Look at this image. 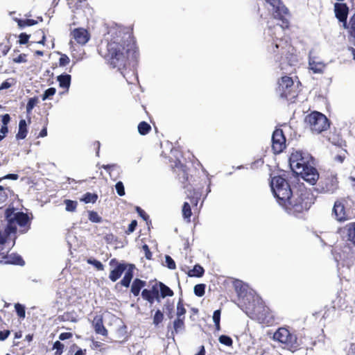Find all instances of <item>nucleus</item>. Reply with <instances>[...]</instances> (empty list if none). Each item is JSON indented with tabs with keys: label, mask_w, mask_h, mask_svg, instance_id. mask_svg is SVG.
Here are the masks:
<instances>
[{
	"label": "nucleus",
	"mask_w": 355,
	"mask_h": 355,
	"mask_svg": "<svg viewBox=\"0 0 355 355\" xmlns=\"http://www.w3.org/2000/svg\"><path fill=\"white\" fill-rule=\"evenodd\" d=\"M110 38L104 59L111 69H116L123 77L132 61L139 57V48L132 30L116 25L108 31Z\"/></svg>",
	"instance_id": "1"
},
{
	"label": "nucleus",
	"mask_w": 355,
	"mask_h": 355,
	"mask_svg": "<svg viewBox=\"0 0 355 355\" xmlns=\"http://www.w3.org/2000/svg\"><path fill=\"white\" fill-rule=\"evenodd\" d=\"M173 172L177 175V178L182 187L186 189L187 198L190 203L193 207L198 205L202 189L207 185L208 180L205 178L200 177L198 171L190 170L180 162L175 163Z\"/></svg>",
	"instance_id": "2"
},
{
	"label": "nucleus",
	"mask_w": 355,
	"mask_h": 355,
	"mask_svg": "<svg viewBox=\"0 0 355 355\" xmlns=\"http://www.w3.org/2000/svg\"><path fill=\"white\" fill-rule=\"evenodd\" d=\"M289 164L294 173L311 185L315 184L319 180V173L313 166L314 159L310 154L295 150L290 155Z\"/></svg>",
	"instance_id": "3"
},
{
	"label": "nucleus",
	"mask_w": 355,
	"mask_h": 355,
	"mask_svg": "<svg viewBox=\"0 0 355 355\" xmlns=\"http://www.w3.org/2000/svg\"><path fill=\"white\" fill-rule=\"evenodd\" d=\"M267 51L279 63L281 69H286L287 66H296L299 63L297 50L290 40L277 38L267 47Z\"/></svg>",
	"instance_id": "4"
},
{
	"label": "nucleus",
	"mask_w": 355,
	"mask_h": 355,
	"mask_svg": "<svg viewBox=\"0 0 355 355\" xmlns=\"http://www.w3.org/2000/svg\"><path fill=\"white\" fill-rule=\"evenodd\" d=\"M314 196L311 189L304 185H299L282 207L289 214L297 216L308 211L314 203Z\"/></svg>",
	"instance_id": "5"
},
{
	"label": "nucleus",
	"mask_w": 355,
	"mask_h": 355,
	"mask_svg": "<svg viewBox=\"0 0 355 355\" xmlns=\"http://www.w3.org/2000/svg\"><path fill=\"white\" fill-rule=\"evenodd\" d=\"M276 93L279 98L288 103H294L300 92V83H295L293 78L284 76L278 80Z\"/></svg>",
	"instance_id": "6"
},
{
	"label": "nucleus",
	"mask_w": 355,
	"mask_h": 355,
	"mask_svg": "<svg viewBox=\"0 0 355 355\" xmlns=\"http://www.w3.org/2000/svg\"><path fill=\"white\" fill-rule=\"evenodd\" d=\"M272 191L277 198L278 203L282 206L294 191L287 180L280 175L272 178L270 181Z\"/></svg>",
	"instance_id": "7"
},
{
	"label": "nucleus",
	"mask_w": 355,
	"mask_h": 355,
	"mask_svg": "<svg viewBox=\"0 0 355 355\" xmlns=\"http://www.w3.org/2000/svg\"><path fill=\"white\" fill-rule=\"evenodd\" d=\"M250 317L259 322L270 325L275 320L272 311L262 301L253 302L252 308L248 309Z\"/></svg>",
	"instance_id": "8"
},
{
	"label": "nucleus",
	"mask_w": 355,
	"mask_h": 355,
	"mask_svg": "<svg viewBox=\"0 0 355 355\" xmlns=\"http://www.w3.org/2000/svg\"><path fill=\"white\" fill-rule=\"evenodd\" d=\"M306 121L313 133L320 134L330 127V121L322 113L313 111L306 116Z\"/></svg>",
	"instance_id": "9"
},
{
	"label": "nucleus",
	"mask_w": 355,
	"mask_h": 355,
	"mask_svg": "<svg viewBox=\"0 0 355 355\" xmlns=\"http://www.w3.org/2000/svg\"><path fill=\"white\" fill-rule=\"evenodd\" d=\"M273 8V18L281 21L280 27L284 30L290 28V21L288 19L290 17L288 9L285 6L281 0H265Z\"/></svg>",
	"instance_id": "10"
},
{
	"label": "nucleus",
	"mask_w": 355,
	"mask_h": 355,
	"mask_svg": "<svg viewBox=\"0 0 355 355\" xmlns=\"http://www.w3.org/2000/svg\"><path fill=\"white\" fill-rule=\"evenodd\" d=\"M339 189V181L336 175L327 173L322 175L315 190L319 193L334 194Z\"/></svg>",
	"instance_id": "11"
},
{
	"label": "nucleus",
	"mask_w": 355,
	"mask_h": 355,
	"mask_svg": "<svg viewBox=\"0 0 355 355\" xmlns=\"http://www.w3.org/2000/svg\"><path fill=\"white\" fill-rule=\"evenodd\" d=\"M5 217L8 221V229L10 232L17 230L16 224L20 227H25L29 222V217L26 214L21 211L15 213L14 208L6 209Z\"/></svg>",
	"instance_id": "12"
},
{
	"label": "nucleus",
	"mask_w": 355,
	"mask_h": 355,
	"mask_svg": "<svg viewBox=\"0 0 355 355\" xmlns=\"http://www.w3.org/2000/svg\"><path fill=\"white\" fill-rule=\"evenodd\" d=\"M346 202L345 198L338 199L334 202L332 212L338 222H345L355 218V214L349 209L346 208Z\"/></svg>",
	"instance_id": "13"
},
{
	"label": "nucleus",
	"mask_w": 355,
	"mask_h": 355,
	"mask_svg": "<svg viewBox=\"0 0 355 355\" xmlns=\"http://www.w3.org/2000/svg\"><path fill=\"white\" fill-rule=\"evenodd\" d=\"M273 339L286 345L289 348H296L298 345L296 336L284 327H280L275 332Z\"/></svg>",
	"instance_id": "14"
},
{
	"label": "nucleus",
	"mask_w": 355,
	"mask_h": 355,
	"mask_svg": "<svg viewBox=\"0 0 355 355\" xmlns=\"http://www.w3.org/2000/svg\"><path fill=\"white\" fill-rule=\"evenodd\" d=\"M286 137L280 128H276L272 135V150L274 154H279L286 148Z\"/></svg>",
	"instance_id": "15"
},
{
	"label": "nucleus",
	"mask_w": 355,
	"mask_h": 355,
	"mask_svg": "<svg viewBox=\"0 0 355 355\" xmlns=\"http://www.w3.org/2000/svg\"><path fill=\"white\" fill-rule=\"evenodd\" d=\"M110 266H115V268L110 271L109 275L110 279L113 282L118 280L127 268L125 263H119L116 259H112L110 261Z\"/></svg>",
	"instance_id": "16"
},
{
	"label": "nucleus",
	"mask_w": 355,
	"mask_h": 355,
	"mask_svg": "<svg viewBox=\"0 0 355 355\" xmlns=\"http://www.w3.org/2000/svg\"><path fill=\"white\" fill-rule=\"evenodd\" d=\"M141 297L150 304H153L155 300L159 302L160 292L157 282L152 286L151 290L146 288L143 289L141 291Z\"/></svg>",
	"instance_id": "17"
},
{
	"label": "nucleus",
	"mask_w": 355,
	"mask_h": 355,
	"mask_svg": "<svg viewBox=\"0 0 355 355\" xmlns=\"http://www.w3.org/2000/svg\"><path fill=\"white\" fill-rule=\"evenodd\" d=\"M334 12L336 17L339 21L343 23L345 28H347V19L349 13V8L345 3H336L334 4Z\"/></svg>",
	"instance_id": "18"
},
{
	"label": "nucleus",
	"mask_w": 355,
	"mask_h": 355,
	"mask_svg": "<svg viewBox=\"0 0 355 355\" xmlns=\"http://www.w3.org/2000/svg\"><path fill=\"white\" fill-rule=\"evenodd\" d=\"M71 36L77 44L80 45L85 44L90 39V34L83 28H74L71 32Z\"/></svg>",
	"instance_id": "19"
},
{
	"label": "nucleus",
	"mask_w": 355,
	"mask_h": 355,
	"mask_svg": "<svg viewBox=\"0 0 355 355\" xmlns=\"http://www.w3.org/2000/svg\"><path fill=\"white\" fill-rule=\"evenodd\" d=\"M92 325L95 332L103 336H107L108 332L103 324V319L102 315H96L92 322Z\"/></svg>",
	"instance_id": "20"
},
{
	"label": "nucleus",
	"mask_w": 355,
	"mask_h": 355,
	"mask_svg": "<svg viewBox=\"0 0 355 355\" xmlns=\"http://www.w3.org/2000/svg\"><path fill=\"white\" fill-rule=\"evenodd\" d=\"M147 283L146 281L139 278H135L131 285L130 292L135 297H137L141 289L146 286Z\"/></svg>",
	"instance_id": "21"
},
{
	"label": "nucleus",
	"mask_w": 355,
	"mask_h": 355,
	"mask_svg": "<svg viewBox=\"0 0 355 355\" xmlns=\"http://www.w3.org/2000/svg\"><path fill=\"white\" fill-rule=\"evenodd\" d=\"M4 261L6 263L9 264H15V265H19V266H24L25 263V261L22 259V257L17 254H11L9 255H7L4 257Z\"/></svg>",
	"instance_id": "22"
},
{
	"label": "nucleus",
	"mask_w": 355,
	"mask_h": 355,
	"mask_svg": "<svg viewBox=\"0 0 355 355\" xmlns=\"http://www.w3.org/2000/svg\"><path fill=\"white\" fill-rule=\"evenodd\" d=\"M346 230V241L355 245V222L350 223L345 227Z\"/></svg>",
	"instance_id": "23"
},
{
	"label": "nucleus",
	"mask_w": 355,
	"mask_h": 355,
	"mask_svg": "<svg viewBox=\"0 0 355 355\" xmlns=\"http://www.w3.org/2000/svg\"><path fill=\"white\" fill-rule=\"evenodd\" d=\"M28 134L27 124L25 119H21L19 123V130L16 135L17 139H24Z\"/></svg>",
	"instance_id": "24"
},
{
	"label": "nucleus",
	"mask_w": 355,
	"mask_h": 355,
	"mask_svg": "<svg viewBox=\"0 0 355 355\" xmlns=\"http://www.w3.org/2000/svg\"><path fill=\"white\" fill-rule=\"evenodd\" d=\"M58 320L59 322H76L78 321L77 316L73 311L64 312L62 315H58Z\"/></svg>",
	"instance_id": "25"
},
{
	"label": "nucleus",
	"mask_w": 355,
	"mask_h": 355,
	"mask_svg": "<svg viewBox=\"0 0 355 355\" xmlns=\"http://www.w3.org/2000/svg\"><path fill=\"white\" fill-rule=\"evenodd\" d=\"M157 285L159 288L160 297L165 298L166 297H172L174 295L173 291L164 283L158 282Z\"/></svg>",
	"instance_id": "26"
},
{
	"label": "nucleus",
	"mask_w": 355,
	"mask_h": 355,
	"mask_svg": "<svg viewBox=\"0 0 355 355\" xmlns=\"http://www.w3.org/2000/svg\"><path fill=\"white\" fill-rule=\"evenodd\" d=\"M191 207H193L192 204H189V202H184L182 206V216L184 220H186L187 222L191 221V216L192 215L191 212ZM196 206H194L195 207Z\"/></svg>",
	"instance_id": "27"
},
{
	"label": "nucleus",
	"mask_w": 355,
	"mask_h": 355,
	"mask_svg": "<svg viewBox=\"0 0 355 355\" xmlns=\"http://www.w3.org/2000/svg\"><path fill=\"white\" fill-rule=\"evenodd\" d=\"M204 273V268L199 264L195 265L193 269L189 270L188 272H187L188 276L196 277H201L203 276Z\"/></svg>",
	"instance_id": "28"
},
{
	"label": "nucleus",
	"mask_w": 355,
	"mask_h": 355,
	"mask_svg": "<svg viewBox=\"0 0 355 355\" xmlns=\"http://www.w3.org/2000/svg\"><path fill=\"white\" fill-rule=\"evenodd\" d=\"M58 81L61 87L69 88L71 83V76L69 74L58 76Z\"/></svg>",
	"instance_id": "29"
},
{
	"label": "nucleus",
	"mask_w": 355,
	"mask_h": 355,
	"mask_svg": "<svg viewBox=\"0 0 355 355\" xmlns=\"http://www.w3.org/2000/svg\"><path fill=\"white\" fill-rule=\"evenodd\" d=\"M98 199V195L94 193L87 192L85 193L82 198L81 201H83L85 203H95Z\"/></svg>",
	"instance_id": "30"
},
{
	"label": "nucleus",
	"mask_w": 355,
	"mask_h": 355,
	"mask_svg": "<svg viewBox=\"0 0 355 355\" xmlns=\"http://www.w3.org/2000/svg\"><path fill=\"white\" fill-rule=\"evenodd\" d=\"M132 277H133V272L131 269H129L125 273V275L123 277V279L121 280L120 284L122 286L128 288L130 286V284Z\"/></svg>",
	"instance_id": "31"
},
{
	"label": "nucleus",
	"mask_w": 355,
	"mask_h": 355,
	"mask_svg": "<svg viewBox=\"0 0 355 355\" xmlns=\"http://www.w3.org/2000/svg\"><path fill=\"white\" fill-rule=\"evenodd\" d=\"M138 132L141 135H146L151 130V126L146 121H141L138 125Z\"/></svg>",
	"instance_id": "32"
},
{
	"label": "nucleus",
	"mask_w": 355,
	"mask_h": 355,
	"mask_svg": "<svg viewBox=\"0 0 355 355\" xmlns=\"http://www.w3.org/2000/svg\"><path fill=\"white\" fill-rule=\"evenodd\" d=\"M310 69L314 73H322L324 71V65L321 62H315L314 61L309 62Z\"/></svg>",
	"instance_id": "33"
},
{
	"label": "nucleus",
	"mask_w": 355,
	"mask_h": 355,
	"mask_svg": "<svg viewBox=\"0 0 355 355\" xmlns=\"http://www.w3.org/2000/svg\"><path fill=\"white\" fill-rule=\"evenodd\" d=\"M186 312L187 311L186 309L184 308L183 300L182 298H180L177 304V318H184L185 319L184 315Z\"/></svg>",
	"instance_id": "34"
},
{
	"label": "nucleus",
	"mask_w": 355,
	"mask_h": 355,
	"mask_svg": "<svg viewBox=\"0 0 355 355\" xmlns=\"http://www.w3.org/2000/svg\"><path fill=\"white\" fill-rule=\"evenodd\" d=\"M38 103V97L34 96L30 98L26 104V113L28 115H30L32 113V110L34 107Z\"/></svg>",
	"instance_id": "35"
},
{
	"label": "nucleus",
	"mask_w": 355,
	"mask_h": 355,
	"mask_svg": "<svg viewBox=\"0 0 355 355\" xmlns=\"http://www.w3.org/2000/svg\"><path fill=\"white\" fill-rule=\"evenodd\" d=\"M173 329L175 333H178L180 330L184 329V318H177L173 321Z\"/></svg>",
	"instance_id": "36"
},
{
	"label": "nucleus",
	"mask_w": 355,
	"mask_h": 355,
	"mask_svg": "<svg viewBox=\"0 0 355 355\" xmlns=\"http://www.w3.org/2000/svg\"><path fill=\"white\" fill-rule=\"evenodd\" d=\"M88 6L87 0H76L74 8H72L73 12H76L78 10H83Z\"/></svg>",
	"instance_id": "37"
},
{
	"label": "nucleus",
	"mask_w": 355,
	"mask_h": 355,
	"mask_svg": "<svg viewBox=\"0 0 355 355\" xmlns=\"http://www.w3.org/2000/svg\"><path fill=\"white\" fill-rule=\"evenodd\" d=\"M17 24L20 28L35 25L37 22L35 19H17Z\"/></svg>",
	"instance_id": "38"
},
{
	"label": "nucleus",
	"mask_w": 355,
	"mask_h": 355,
	"mask_svg": "<svg viewBox=\"0 0 355 355\" xmlns=\"http://www.w3.org/2000/svg\"><path fill=\"white\" fill-rule=\"evenodd\" d=\"M88 218L92 223H101L102 218L98 214L96 211H89L88 212Z\"/></svg>",
	"instance_id": "39"
},
{
	"label": "nucleus",
	"mask_w": 355,
	"mask_h": 355,
	"mask_svg": "<svg viewBox=\"0 0 355 355\" xmlns=\"http://www.w3.org/2000/svg\"><path fill=\"white\" fill-rule=\"evenodd\" d=\"M233 286L236 293L238 295H241V294L245 291L244 286L243 285V282L240 280H236L233 282Z\"/></svg>",
	"instance_id": "40"
},
{
	"label": "nucleus",
	"mask_w": 355,
	"mask_h": 355,
	"mask_svg": "<svg viewBox=\"0 0 355 355\" xmlns=\"http://www.w3.org/2000/svg\"><path fill=\"white\" fill-rule=\"evenodd\" d=\"M164 320V314L160 310H157L153 316V324L155 326L159 325Z\"/></svg>",
	"instance_id": "41"
},
{
	"label": "nucleus",
	"mask_w": 355,
	"mask_h": 355,
	"mask_svg": "<svg viewBox=\"0 0 355 355\" xmlns=\"http://www.w3.org/2000/svg\"><path fill=\"white\" fill-rule=\"evenodd\" d=\"M205 293V285L203 284H196L194 286V293L198 297H202Z\"/></svg>",
	"instance_id": "42"
},
{
	"label": "nucleus",
	"mask_w": 355,
	"mask_h": 355,
	"mask_svg": "<svg viewBox=\"0 0 355 355\" xmlns=\"http://www.w3.org/2000/svg\"><path fill=\"white\" fill-rule=\"evenodd\" d=\"M64 204L68 211H74L78 206V202L71 200H65Z\"/></svg>",
	"instance_id": "43"
},
{
	"label": "nucleus",
	"mask_w": 355,
	"mask_h": 355,
	"mask_svg": "<svg viewBox=\"0 0 355 355\" xmlns=\"http://www.w3.org/2000/svg\"><path fill=\"white\" fill-rule=\"evenodd\" d=\"M219 342L226 346L232 347L233 345L232 339L226 335H221L218 338Z\"/></svg>",
	"instance_id": "44"
},
{
	"label": "nucleus",
	"mask_w": 355,
	"mask_h": 355,
	"mask_svg": "<svg viewBox=\"0 0 355 355\" xmlns=\"http://www.w3.org/2000/svg\"><path fill=\"white\" fill-rule=\"evenodd\" d=\"M87 262L89 264H91L94 266L98 270H103L104 266L103 263L99 261L98 260L94 259H87Z\"/></svg>",
	"instance_id": "45"
},
{
	"label": "nucleus",
	"mask_w": 355,
	"mask_h": 355,
	"mask_svg": "<svg viewBox=\"0 0 355 355\" xmlns=\"http://www.w3.org/2000/svg\"><path fill=\"white\" fill-rule=\"evenodd\" d=\"M56 92V89L54 87H49L46 90L44 91V94L42 95V101H45L48 98H51Z\"/></svg>",
	"instance_id": "46"
},
{
	"label": "nucleus",
	"mask_w": 355,
	"mask_h": 355,
	"mask_svg": "<svg viewBox=\"0 0 355 355\" xmlns=\"http://www.w3.org/2000/svg\"><path fill=\"white\" fill-rule=\"evenodd\" d=\"M64 345L59 340L54 343L53 349H56L55 355H61L64 351Z\"/></svg>",
	"instance_id": "47"
},
{
	"label": "nucleus",
	"mask_w": 355,
	"mask_h": 355,
	"mask_svg": "<svg viewBox=\"0 0 355 355\" xmlns=\"http://www.w3.org/2000/svg\"><path fill=\"white\" fill-rule=\"evenodd\" d=\"M15 308L17 315L19 318H24L26 315L25 307L21 304L17 303L15 305Z\"/></svg>",
	"instance_id": "48"
},
{
	"label": "nucleus",
	"mask_w": 355,
	"mask_h": 355,
	"mask_svg": "<svg viewBox=\"0 0 355 355\" xmlns=\"http://www.w3.org/2000/svg\"><path fill=\"white\" fill-rule=\"evenodd\" d=\"M15 84L14 78H8L0 85V91L3 89H9L12 85Z\"/></svg>",
	"instance_id": "49"
},
{
	"label": "nucleus",
	"mask_w": 355,
	"mask_h": 355,
	"mask_svg": "<svg viewBox=\"0 0 355 355\" xmlns=\"http://www.w3.org/2000/svg\"><path fill=\"white\" fill-rule=\"evenodd\" d=\"M165 261H166V266L171 269V270H174L176 268V264H175V262L174 261V260L171 258V256L169 255H166L165 256Z\"/></svg>",
	"instance_id": "50"
},
{
	"label": "nucleus",
	"mask_w": 355,
	"mask_h": 355,
	"mask_svg": "<svg viewBox=\"0 0 355 355\" xmlns=\"http://www.w3.org/2000/svg\"><path fill=\"white\" fill-rule=\"evenodd\" d=\"M115 188L119 196H123L125 195V189L122 182H118Z\"/></svg>",
	"instance_id": "51"
},
{
	"label": "nucleus",
	"mask_w": 355,
	"mask_h": 355,
	"mask_svg": "<svg viewBox=\"0 0 355 355\" xmlns=\"http://www.w3.org/2000/svg\"><path fill=\"white\" fill-rule=\"evenodd\" d=\"M70 62V59L66 54H61V56L59 59V65L61 67H64L67 65Z\"/></svg>",
	"instance_id": "52"
},
{
	"label": "nucleus",
	"mask_w": 355,
	"mask_h": 355,
	"mask_svg": "<svg viewBox=\"0 0 355 355\" xmlns=\"http://www.w3.org/2000/svg\"><path fill=\"white\" fill-rule=\"evenodd\" d=\"M142 250L144 252L145 257L148 260L152 259L153 254L147 244H144L142 245Z\"/></svg>",
	"instance_id": "53"
},
{
	"label": "nucleus",
	"mask_w": 355,
	"mask_h": 355,
	"mask_svg": "<svg viewBox=\"0 0 355 355\" xmlns=\"http://www.w3.org/2000/svg\"><path fill=\"white\" fill-rule=\"evenodd\" d=\"M30 35L25 33H22L19 36V43L20 44H26L28 43Z\"/></svg>",
	"instance_id": "54"
},
{
	"label": "nucleus",
	"mask_w": 355,
	"mask_h": 355,
	"mask_svg": "<svg viewBox=\"0 0 355 355\" xmlns=\"http://www.w3.org/2000/svg\"><path fill=\"white\" fill-rule=\"evenodd\" d=\"M137 212L138 214L146 221L149 219V216L146 213L144 210H143L141 207H136Z\"/></svg>",
	"instance_id": "55"
},
{
	"label": "nucleus",
	"mask_w": 355,
	"mask_h": 355,
	"mask_svg": "<svg viewBox=\"0 0 355 355\" xmlns=\"http://www.w3.org/2000/svg\"><path fill=\"white\" fill-rule=\"evenodd\" d=\"M137 225V222L136 220H132L130 224L129 225L128 230L125 231V234H130L135 230V228Z\"/></svg>",
	"instance_id": "56"
},
{
	"label": "nucleus",
	"mask_w": 355,
	"mask_h": 355,
	"mask_svg": "<svg viewBox=\"0 0 355 355\" xmlns=\"http://www.w3.org/2000/svg\"><path fill=\"white\" fill-rule=\"evenodd\" d=\"M13 62L15 63H22L26 62V55L24 53H21L19 55L17 58H13Z\"/></svg>",
	"instance_id": "57"
},
{
	"label": "nucleus",
	"mask_w": 355,
	"mask_h": 355,
	"mask_svg": "<svg viewBox=\"0 0 355 355\" xmlns=\"http://www.w3.org/2000/svg\"><path fill=\"white\" fill-rule=\"evenodd\" d=\"M220 314H221V309H218L214 311L213 313V321L215 323H218L220 322Z\"/></svg>",
	"instance_id": "58"
},
{
	"label": "nucleus",
	"mask_w": 355,
	"mask_h": 355,
	"mask_svg": "<svg viewBox=\"0 0 355 355\" xmlns=\"http://www.w3.org/2000/svg\"><path fill=\"white\" fill-rule=\"evenodd\" d=\"M19 178V175L17 174H12V173H10V174H8V175H6L1 178H0V182L3 180H17Z\"/></svg>",
	"instance_id": "59"
},
{
	"label": "nucleus",
	"mask_w": 355,
	"mask_h": 355,
	"mask_svg": "<svg viewBox=\"0 0 355 355\" xmlns=\"http://www.w3.org/2000/svg\"><path fill=\"white\" fill-rule=\"evenodd\" d=\"M8 43H9V42ZM10 48L11 46L9 44L5 45L0 44V50L1 51L3 55H6L9 52Z\"/></svg>",
	"instance_id": "60"
},
{
	"label": "nucleus",
	"mask_w": 355,
	"mask_h": 355,
	"mask_svg": "<svg viewBox=\"0 0 355 355\" xmlns=\"http://www.w3.org/2000/svg\"><path fill=\"white\" fill-rule=\"evenodd\" d=\"M10 334L9 330L0 331V340H5Z\"/></svg>",
	"instance_id": "61"
},
{
	"label": "nucleus",
	"mask_w": 355,
	"mask_h": 355,
	"mask_svg": "<svg viewBox=\"0 0 355 355\" xmlns=\"http://www.w3.org/2000/svg\"><path fill=\"white\" fill-rule=\"evenodd\" d=\"M72 336H73V334L71 333L64 332V333H62L60 334L59 339L61 340H64L69 339V338H72Z\"/></svg>",
	"instance_id": "62"
},
{
	"label": "nucleus",
	"mask_w": 355,
	"mask_h": 355,
	"mask_svg": "<svg viewBox=\"0 0 355 355\" xmlns=\"http://www.w3.org/2000/svg\"><path fill=\"white\" fill-rule=\"evenodd\" d=\"M8 199V193L5 191L0 192V205L4 203Z\"/></svg>",
	"instance_id": "63"
},
{
	"label": "nucleus",
	"mask_w": 355,
	"mask_h": 355,
	"mask_svg": "<svg viewBox=\"0 0 355 355\" xmlns=\"http://www.w3.org/2000/svg\"><path fill=\"white\" fill-rule=\"evenodd\" d=\"M347 355H355V344L351 343L347 351Z\"/></svg>",
	"instance_id": "64"
}]
</instances>
